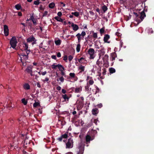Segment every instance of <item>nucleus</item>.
I'll use <instances>...</instances> for the list:
<instances>
[{
  "instance_id": "f257e3e1",
  "label": "nucleus",
  "mask_w": 154,
  "mask_h": 154,
  "mask_svg": "<svg viewBox=\"0 0 154 154\" xmlns=\"http://www.w3.org/2000/svg\"><path fill=\"white\" fill-rule=\"evenodd\" d=\"M17 40L15 37L14 36L12 37L10 41V44L11 47L13 48H15L17 46Z\"/></svg>"
},
{
  "instance_id": "f03ea898",
  "label": "nucleus",
  "mask_w": 154,
  "mask_h": 154,
  "mask_svg": "<svg viewBox=\"0 0 154 154\" xmlns=\"http://www.w3.org/2000/svg\"><path fill=\"white\" fill-rule=\"evenodd\" d=\"M134 15L136 16V17L140 18L141 19V20L140 22L142 21L144 17H146V14L144 12V11H142L140 14H138L137 13L135 12H134Z\"/></svg>"
},
{
  "instance_id": "7ed1b4c3",
  "label": "nucleus",
  "mask_w": 154,
  "mask_h": 154,
  "mask_svg": "<svg viewBox=\"0 0 154 154\" xmlns=\"http://www.w3.org/2000/svg\"><path fill=\"white\" fill-rule=\"evenodd\" d=\"M22 51V53H20V55L22 56V58L25 60H27L28 58V54L30 52V50H29L25 51V52L23 50Z\"/></svg>"
},
{
  "instance_id": "20e7f679",
  "label": "nucleus",
  "mask_w": 154,
  "mask_h": 154,
  "mask_svg": "<svg viewBox=\"0 0 154 154\" xmlns=\"http://www.w3.org/2000/svg\"><path fill=\"white\" fill-rule=\"evenodd\" d=\"M79 101V104H78V110L82 108L84 105V97H81L78 99V102Z\"/></svg>"
},
{
  "instance_id": "39448f33",
  "label": "nucleus",
  "mask_w": 154,
  "mask_h": 154,
  "mask_svg": "<svg viewBox=\"0 0 154 154\" xmlns=\"http://www.w3.org/2000/svg\"><path fill=\"white\" fill-rule=\"evenodd\" d=\"M88 53L89 55H90V59H93L94 57L95 56L94 55V54H95V51L93 48H90L88 51Z\"/></svg>"
},
{
  "instance_id": "423d86ee",
  "label": "nucleus",
  "mask_w": 154,
  "mask_h": 154,
  "mask_svg": "<svg viewBox=\"0 0 154 154\" xmlns=\"http://www.w3.org/2000/svg\"><path fill=\"white\" fill-rule=\"evenodd\" d=\"M85 144L83 143H82L79 144V152L78 154H83Z\"/></svg>"
},
{
  "instance_id": "0eeeda50",
  "label": "nucleus",
  "mask_w": 154,
  "mask_h": 154,
  "mask_svg": "<svg viewBox=\"0 0 154 154\" xmlns=\"http://www.w3.org/2000/svg\"><path fill=\"white\" fill-rule=\"evenodd\" d=\"M86 34L85 31H82L81 34L78 33V39L79 42H80L81 39H84V36Z\"/></svg>"
},
{
  "instance_id": "6e6552de",
  "label": "nucleus",
  "mask_w": 154,
  "mask_h": 154,
  "mask_svg": "<svg viewBox=\"0 0 154 154\" xmlns=\"http://www.w3.org/2000/svg\"><path fill=\"white\" fill-rule=\"evenodd\" d=\"M73 143L72 140L71 138L69 139L68 142L66 144V147L69 148L72 147Z\"/></svg>"
},
{
  "instance_id": "1a4fd4ad",
  "label": "nucleus",
  "mask_w": 154,
  "mask_h": 154,
  "mask_svg": "<svg viewBox=\"0 0 154 154\" xmlns=\"http://www.w3.org/2000/svg\"><path fill=\"white\" fill-rule=\"evenodd\" d=\"M85 69V66H83L82 65H79V66L78 67V71H79V72L78 73V74H79L80 73H81L83 72Z\"/></svg>"
},
{
  "instance_id": "9d476101",
  "label": "nucleus",
  "mask_w": 154,
  "mask_h": 154,
  "mask_svg": "<svg viewBox=\"0 0 154 154\" xmlns=\"http://www.w3.org/2000/svg\"><path fill=\"white\" fill-rule=\"evenodd\" d=\"M4 30L5 35L7 36L8 35V26L6 25L4 26Z\"/></svg>"
},
{
  "instance_id": "9b49d317",
  "label": "nucleus",
  "mask_w": 154,
  "mask_h": 154,
  "mask_svg": "<svg viewBox=\"0 0 154 154\" xmlns=\"http://www.w3.org/2000/svg\"><path fill=\"white\" fill-rule=\"evenodd\" d=\"M25 71L27 73H28L29 74H30L31 76L33 75L32 74V67L30 66L28 67L25 70Z\"/></svg>"
},
{
  "instance_id": "f8f14e48",
  "label": "nucleus",
  "mask_w": 154,
  "mask_h": 154,
  "mask_svg": "<svg viewBox=\"0 0 154 154\" xmlns=\"http://www.w3.org/2000/svg\"><path fill=\"white\" fill-rule=\"evenodd\" d=\"M110 36L108 34H105L103 38V41L105 43H110L109 41H108V40L110 38Z\"/></svg>"
},
{
  "instance_id": "ddd939ff",
  "label": "nucleus",
  "mask_w": 154,
  "mask_h": 154,
  "mask_svg": "<svg viewBox=\"0 0 154 154\" xmlns=\"http://www.w3.org/2000/svg\"><path fill=\"white\" fill-rule=\"evenodd\" d=\"M93 140L91 137L88 135H87L85 137V140L87 143H90L91 140Z\"/></svg>"
},
{
  "instance_id": "4468645a",
  "label": "nucleus",
  "mask_w": 154,
  "mask_h": 154,
  "mask_svg": "<svg viewBox=\"0 0 154 154\" xmlns=\"http://www.w3.org/2000/svg\"><path fill=\"white\" fill-rule=\"evenodd\" d=\"M79 62L81 64H85V63L86 60L85 58L81 57L80 59H78Z\"/></svg>"
},
{
  "instance_id": "2eb2a0df",
  "label": "nucleus",
  "mask_w": 154,
  "mask_h": 154,
  "mask_svg": "<svg viewBox=\"0 0 154 154\" xmlns=\"http://www.w3.org/2000/svg\"><path fill=\"white\" fill-rule=\"evenodd\" d=\"M30 142L31 141L29 140L27 137H26L24 141V145L25 147L26 146V145L29 144Z\"/></svg>"
},
{
  "instance_id": "dca6fc26",
  "label": "nucleus",
  "mask_w": 154,
  "mask_h": 154,
  "mask_svg": "<svg viewBox=\"0 0 154 154\" xmlns=\"http://www.w3.org/2000/svg\"><path fill=\"white\" fill-rule=\"evenodd\" d=\"M69 24H71V26L73 28V30L76 31L77 30V25L74 24L73 23H71L70 22H68Z\"/></svg>"
},
{
  "instance_id": "f3484780",
  "label": "nucleus",
  "mask_w": 154,
  "mask_h": 154,
  "mask_svg": "<svg viewBox=\"0 0 154 154\" xmlns=\"http://www.w3.org/2000/svg\"><path fill=\"white\" fill-rule=\"evenodd\" d=\"M35 38L33 36H30L29 38L27 39V42H31L35 40Z\"/></svg>"
},
{
  "instance_id": "a211bd4d",
  "label": "nucleus",
  "mask_w": 154,
  "mask_h": 154,
  "mask_svg": "<svg viewBox=\"0 0 154 154\" xmlns=\"http://www.w3.org/2000/svg\"><path fill=\"white\" fill-rule=\"evenodd\" d=\"M112 61H113L115 60L116 57H117V55L116 53L115 52H113L111 54Z\"/></svg>"
},
{
  "instance_id": "6ab92c4d",
  "label": "nucleus",
  "mask_w": 154,
  "mask_h": 154,
  "mask_svg": "<svg viewBox=\"0 0 154 154\" xmlns=\"http://www.w3.org/2000/svg\"><path fill=\"white\" fill-rule=\"evenodd\" d=\"M23 47L24 48V49L23 50V51L24 52L29 50L28 49V44L25 42L23 43Z\"/></svg>"
},
{
  "instance_id": "aec40b11",
  "label": "nucleus",
  "mask_w": 154,
  "mask_h": 154,
  "mask_svg": "<svg viewBox=\"0 0 154 154\" xmlns=\"http://www.w3.org/2000/svg\"><path fill=\"white\" fill-rule=\"evenodd\" d=\"M92 112L93 115H96L98 112V109L97 108H96L93 109L92 110Z\"/></svg>"
},
{
  "instance_id": "412c9836",
  "label": "nucleus",
  "mask_w": 154,
  "mask_h": 154,
  "mask_svg": "<svg viewBox=\"0 0 154 154\" xmlns=\"http://www.w3.org/2000/svg\"><path fill=\"white\" fill-rule=\"evenodd\" d=\"M23 88L26 90H29L30 89V86L29 84L26 83L23 85Z\"/></svg>"
},
{
  "instance_id": "4be33fe9",
  "label": "nucleus",
  "mask_w": 154,
  "mask_h": 154,
  "mask_svg": "<svg viewBox=\"0 0 154 154\" xmlns=\"http://www.w3.org/2000/svg\"><path fill=\"white\" fill-rule=\"evenodd\" d=\"M109 71L110 74H112L116 72V70L114 68L111 67L109 69Z\"/></svg>"
},
{
  "instance_id": "5701e85b",
  "label": "nucleus",
  "mask_w": 154,
  "mask_h": 154,
  "mask_svg": "<svg viewBox=\"0 0 154 154\" xmlns=\"http://www.w3.org/2000/svg\"><path fill=\"white\" fill-rule=\"evenodd\" d=\"M109 56L107 54H105L103 58L104 62H107L108 60Z\"/></svg>"
},
{
  "instance_id": "b1692460",
  "label": "nucleus",
  "mask_w": 154,
  "mask_h": 154,
  "mask_svg": "<svg viewBox=\"0 0 154 154\" xmlns=\"http://www.w3.org/2000/svg\"><path fill=\"white\" fill-rule=\"evenodd\" d=\"M54 18L58 21L62 23L63 22V20L60 18V17H55Z\"/></svg>"
},
{
  "instance_id": "393cba45",
  "label": "nucleus",
  "mask_w": 154,
  "mask_h": 154,
  "mask_svg": "<svg viewBox=\"0 0 154 154\" xmlns=\"http://www.w3.org/2000/svg\"><path fill=\"white\" fill-rule=\"evenodd\" d=\"M92 36L94 38L93 41L94 42V41L97 38V33L96 32H94L92 35Z\"/></svg>"
},
{
  "instance_id": "a878e982",
  "label": "nucleus",
  "mask_w": 154,
  "mask_h": 154,
  "mask_svg": "<svg viewBox=\"0 0 154 154\" xmlns=\"http://www.w3.org/2000/svg\"><path fill=\"white\" fill-rule=\"evenodd\" d=\"M58 68L60 70V71L64 70V68L63 67V66L60 64H58Z\"/></svg>"
},
{
  "instance_id": "bb28decb",
  "label": "nucleus",
  "mask_w": 154,
  "mask_h": 154,
  "mask_svg": "<svg viewBox=\"0 0 154 154\" xmlns=\"http://www.w3.org/2000/svg\"><path fill=\"white\" fill-rule=\"evenodd\" d=\"M55 43L57 45H59L60 44L61 41L60 39H58L55 41Z\"/></svg>"
},
{
  "instance_id": "cd10ccee",
  "label": "nucleus",
  "mask_w": 154,
  "mask_h": 154,
  "mask_svg": "<svg viewBox=\"0 0 154 154\" xmlns=\"http://www.w3.org/2000/svg\"><path fill=\"white\" fill-rule=\"evenodd\" d=\"M55 4L53 2L50 3L49 5V8H53Z\"/></svg>"
},
{
  "instance_id": "c85d7f7f",
  "label": "nucleus",
  "mask_w": 154,
  "mask_h": 154,
  "mask_svg": "<svg viewBox=\"0 0 154 154\" xmlns=\"http://www.w3.org/2000/svg\"><path fill=\"white\" fill-rule=\"evenodd\" d=\"M102 9L104 12H105L107 10L108 8L106 6L104 5L102 7Z\"/></svg>"
},
{
  "instance_id": "c756f323",
  "label": "nucleus",
  "mask_w": 154,
  "mask_h": 154,
  "mask_svg": "<svg viewBox=\"0 0 154 154\" xmlns=\"http://www.w3.org/2000/svg\"><path fill=\"white\" fill-rule=\"evenodd\" d=\"M68 132H66L64 134L62 135L61 136L63 138H66L68 137Z\"/></svg>"
},
{
  "instance_id": "7c9ffc66",
  "label": "nucleus",
  "mask_w": 154,
  "mask_h": 154,
  "mask_svg": "<svg viewBox=\"0 0 154 154\" xmlns=\"http://www.w3.org/2000/svg\"><path fill=\"white\" fill-rule=\"evenodd\" d=\"M78 123H79V125H81L82 126L83 124H84V123L83 121H82L81 120H79L78 121Z\"/></svg>"
},
{
  "instance_id": "2f4dec72",
  "label": "nucleus",
  "mask_w": 154,
  "mask_h": 154,
  "mask_svg": "<svg viewBox=\"0 0 154 154\" xmlns=\"http://www.w3.org/2000/svg\"><path fill=\"white\" fill-rule=\"evenodd\" d=\"M17 10H19L21 8V6L19 4H17L15 6Z\"/></svg>"
},
{
  "instance_id": "473e14b6",
  "label": "nucleus",
  "mask_w": 154,
  "mask_h": 154,
  "mask_svg": "<svg viewBox=\"0 0 154 154\" xmlns=\"http://www.w3.org/2000/svg\"><path fill=\"white\" fill-rule=\"evenodd\" d=\"M22 102L24 105H26L27 103V101L25 100V98H23L22 99Z\"/></svg>"
},
{
  "instance_id": "72a5a7b5",
  "label": "nucleus",
  "mask_w": 154,
  "mask_h": 154,
  "mask_svg": "<svg viewBox=\"0 0 154 154\" xmlns=\"http://www.w3.org/2000/svg\"><path fill=\"white\" fill-rule=\"evenodd\" d=\"M100 32L101 34H103L104 33V28L103 27L100 30Z\"/></svg>"
},
{
  "instance_id": "f704fd0d",
  "label": "nucleus",
  "mask_w": 154,
  "mask_h": 154,
  "mask_svg": "<svg viewBox=\"0 0 154 154\" xmlns=\"http://www.w3.org/2000/svg\"><path fill=\"white\" fill-rule=\"evenodd\" d=\"M76 118L75 117L74 118H73L72 119V122L73 123H74V124H75V125H77L76 124Z\"/></svg>"
},
{
  "instance_id": "c9c22d12",
  "label": "nucleus",
  "mask_w": 154,
  "mask_h": 154,
  "mask_svg": "<svg viewBox=\"0 0 154 154\" xmlns=\"http://www.w3.org/2000/svg\"><path fill=\"white\" fill-rule=\"evenodd\" d=\"M88 83L90 85H92L94 83V81L92 79L89 81Z\"/></svg>"
},
{
  "instance_id": "e433bc0d",
  "label": "nucleus",
  "mask_w": 154,
  "mask_h": 154,
  "mask_svg": "<svg viewBox=\"0 0 154 154\" xmlns=\"http://www.w3.org/2000/svg\"><path fill=\"white\" fill-rule=\"evenodd\" d=\"M90 86L88 84H87V85L85 86V89L86 91H88L89 90V88Z\"/></svg>"
},
{
  "instance_id": "4c0bfd02",
  "label": "nucleus",
  "mask_w": 154,
  "mask_h": 154,
  "mask_svg": "<svg viewBox=\"0 0 154 154\" xmlns=\"http://www.w3.org/2000/svg\"><path fill=\"white\" fill-rule=\"evenodd\" d=\"M98 76L100 78L102 79H103L104 78V76H101V73L100 72H98Z\"/></svg>"
},
{
  "instance_id": "58836bf2",
  "label": "nucleus",
  "mask_w": 154,
  "mask_h": 154,
  "mask_svg": "<svg viewBox=\"0 0 154 154\" xmlns=\"http://www.w3.org/2000/svg\"><path fill=\"white\" fill-rule=\"evenodd\" d=\"M40 2L39 1H38L37 0L35 1L34 2V5H38L40 3Z\"/></svg>"
},
{
  "instance_id": "ea45409f",
  "label": "nucleus",
  "mask_w": 154,
  "mask_h": 154,
  "mask_svg": "<svg viewBox=\"0 0 154 154\" xmlns=\"http://www.w3.org/2000/svg\"><path fill=\"white\" fill-rule=\"evenodd\" d=\"M153 30L152 28H150L148 29V33H153Z\"/></svg>"
},
{
  "instance_id": "a19ab883",
  "label": "nucleus",
  "mask_w": 154,
  "mask_h": 154,
  "mask_svg": "<svg viewBox=\"0 0 154 154\" xmlns=\"http://www.w3.org/2000/svg\"><path fill=\"white\" fill-rule=\"evenodd\" d=\"M39 105V103H38L35 102L33 104V106L35 107H37V106Z\"/></svg>"
},
{
  "instance_id": "79ce46f5",
  "label": "nucleus",
  "mask_w": 154,
  "mask_h": 154,
  "mask_svg": "<svg viewBox=\"0 0 154 154\" xmlns=\"http://www.w3.org/2000/svg\"><path fill=\"white\" fill-rule=\"evenodd\" d=\"M103 70V72L102 73L103 75H104L106 74V69L105 68H103V69H102Z\"/></svg>"
},
{
  "instance_id": "37998d69",
  "label": "nucleus",
  "mask_w": 154,
  "mask_h": 154,
  "mask_svg": "<svg viewBox=\"0 0 154 154\" xmlns=\"http://www.w3.org/2000/svg\"><path fill=\"white\" fill-rule=\"evenodd\" d=\"M99 91V88L97 87H96V91H95V94H97V93H98Z\"/></svg>"
},
{
  "instance_id": "c03bdc74",
  "label": "nucleus",
  "mask_w": 154,
  "mask_h": 154,
  "mask_svg": "<svg viewBox=\"0 0 154 154\" xmlns=\"http://www.w3.org/2000/svg\"><path fill=\"white\" fill-rule=\"evenodd\" d=\"M63 98L65 100L66 99H69L68 96L66 94L63 95Z\"/></svg>"
},
{
  "instance_id": "a18cd8bd",
  "label": "nucleus",
  "mask_w": 154,
  "mask_h": 154,
  "mask_svg": "<svg viewBox=\"0 0 154 154\" xmlns=\"http://www.w3.org/2000/svg\"><path fill=\"white\" fill-rule=\"evenodd\" d=\"M58 65H54V64H53L52 65V68L54 69H56L57 67H58Z\"/></svg>"
},
{
  "instance_id": "49530a36",
  "label": "nucleus",
  "mask_w": 154,
  "mask_h": 154,
  "mask_svg": "<svg viewBox=\"0 0 154 154\" xmlns=\"http://www.w3.org/2000/svg\"><path fill=\"white\" fill-rule=\"evenodd\" d=\"M80 44H78V52H79L80 51Z\"/></svg>"
},
{
  "instance_id": "de8ad7c7",
  "label": "nucleus",
  "mask_w": 154,
  "mask_h": 154,
  "mask_svg": "<svg viewBox=\"0 0 154 154\" xmlns=\"http://www.w3.org/2000/svg\"><path fill=\"white\" fill-rule=\"evenodd\" d=\"M70 76L72 78H74L75 76V74L74 73H71L69 74Z\"/></svg>"
},
{
  "instance_id": "09e8293b",
  "label": "nucleus",
  "mask_w": 154,
  "mask_h": 154,
  "mask_svg": "<svg viewBox=\"0 0 154 154\" xmlns=\"http://www.w3.org/2000/svg\"><path fill=\"white\" fill-rule=\"evenodd\" d=\"M32 21L33 22V24L35 25H36L37 24L36 21V20L35 19L33 20H32Z\"/></svg>"
},
{
  "instance_id": "8fccbe9b",
  "label": "nucleus",
  "mask_w": 154,
  "mask_h": 154,
  "mask_svg": "<svg viewBox=\"0 0 154 154\" xmlns=\"http://www.w3.org/2000/svg\"><path fill=\"white\" fill-rule=\"evenodd\" d=\"M35 18H34V16L33 15H32L30 17V18L29 20H32V21Z\"/></svg>"
},
{
  "instance_id": "3c124183",
  "label": "nucleus",
  "mask_w": 154,
  "mask_h": 154,
  "mask_svg": "<svg viewBox=\"0 0 154 154\" xmlns=\"http://www.w3.org/2000/svg\"><path fill=\"white\" fill-rule=\"evenodd\" d=\"M39 9L41 10H44V8L43 7V6L42 5H40L39 7Z\"/></svg>"
},
{
  "instance_id": "603ef678",
  "label": "nucleus",
  "mask_w": 154,
  "mask_h": 154,
  "mask_svg": "<svg viewBox=\"0 0 154 154\" xmlns=\"http://www.w3.org/2000/svg\"><path fill=\"white\" fill-rule=\"evenodd\" d=\"M36 85L39 88H41V86L39 82H36Z\"/></svg>"
},
{
  "instance_id": "864d4df0",
  "label": "nucleus",
  "mask_w": 154,
  "mask_h": 154,
  "mask_svg": "<svg viewBox=\"0 0 154 154\" xmlns=\"http://www.w3.org/2000/svg\"><path fill=\"white\" fill-rule=\"evenodd\" d=\"M6 107L8 108L10 110L11 109V106H9V105H6Z\"/></svg>"
},
{
  "instance_id": "5fc2aeb1",
  "label": "nucleus",
  "mask_w": 154,
  "mask_h": 154,
  "mask_svg": "<svg viewBox=\"0 0 154 154\" xmlns=\"http://www.w3.org/2000/svg\"><path fill=\"white\" fill-rule=\"evenodd\" d=\"M60 80L61 82H63L64 81V78L63 76L61 77L60 79Z\"/></svg>"
},
{
  "instance_id": "6e6d98bb",
  "label": "nucleus",
  "mask_w": 154,
  "mask_h": 154,
  "mask_svg": "<svg viewBox=\"0 0 154 154\" xmlns=\"http://www.w3.org/2000/svg\"><path fill=\"white\" fill-rule=\"evenodd\" d=\"M48 11H45L43 15V16H46L48 14Z\"/></svg>"
},
{
  "instance_id": "4d7b16f0",
  "label": "nucleus",
  "mask_w": 154,
  "mask_h": 154,
  "mask_svg": "<svg viewBox=\"0 0 154 154\" xmlns=\"http://www.w3.org/2000/svg\"><path fill=\"white\" fill-rule=\"evenodd\" d=\"M82 89V87L81 86H80L79 88H78V92H79L80 91H81Z\"/></svg>"
},
{
  "instance_id": "13d9d810",
  "label": "nucleus",
  "mask_w": 154,
  "mask_h": 154,
  "mask_svg": "<svg viewBox=\"0 0 154 154\" xmlns=\"http://www.w3.org/2000/svg\"><path fill=\"white\" fill-rule=\"evenodd\" d=\"M57 15L58 17H60L62 15V13L61 12H59L57 13Z\"/></svg>"
},
{
  "instance_id": "bf43d9fd",
  "label": "nucleus",
  "mask_w": 154,
  "mask_h": 154,
  "mask_svg": "<svg viewBox=\"0 0 154 154\" xmlns=\"http://www.w3.org/2000/svg\"><path fill=\"white\" fill-rule=\"evenodd\" d=\"M72 14L74 15L76 17H77V12H72Z\"/></svg>"
},
{
  "instance_id": "052dcab7",
  "label": "nucleus",
  "mask_w": 154,
  "mask_h": 154,
  "mask_svg": "<svg viewBox=\"0 0 154 154\" xmlns=\"http://www.w3.org/2000/svg\"><path fill=\"white\" fill-rule=\"evenodd\" d=\"M72 58H73V57L71 56H69V61H71L72 60Z\"/></svg>"
},
{
  "instance_id": "680f3d73",
  "label": "nucleus",
  "mask_w": 154,
  "mask_h": 154,
  "mask_svg": "<svg viewBox=\"0 0 154 154\" xmlns=\"http://www.w3.org/2000/svg\"><path fill=\"white\" fill-rule=\"evenodd\" d=\"M103 106L102 104V103H100L98 105V106L100 108H101Z\"/></svg>"
},
{
  "instance_id": "e2e57ef3",
  "label": "nucleus",
  "mask_w": 154,
  "mask_h": 154,
  "mask_svg": "<svg viewBox=\"0 0 154 154\" xmlns=\"http://www.w3.org/2000/svg\"><path fill=\"white\" fill-rule=\"evenodd\" d=\"M62 93L63 94H65L66 92V90H65V89H62Z\"/></svg>"
},
{
  "instance_id": "0e129e2a",
  "label": "nucleus",
  "mask_w": 154,
  "mask_h": 154,
  "mask_svg": "<svg viewBox=\"0 0 154 154\" xmlns=\"http://www.w3.org/2000/svg\"><path fill=\"white\" fill-rule=\"evenodd\" d=\"M67 56L66 55L65 56L63 57V60H67Z\"/></svg>"
},
{
  "instance_id": "69168bd1",
  "label": "nucleus",
  "mask_w": 154,
  "mask_h": 154,
  "mask_svg": "<svg viewBox=\"0 0 154 154\" xmlns=\"http://www.w3.org/2000/svg\"><path fill=\"white\" fill-rule=\"evenodd\" d=\"M57 56L58 57H61V54L60 52H58L57 54Z\"/></svg>"
},
{
  "instance_id": "338daca9",
  "label": "nucleus",
  "mask_w": 154,
  "mask_h": 154,
  "mask_svg": "<svg viewBox=\"0 0 154 154\" xmlns=\"http://www.w3.org/2000/svg\"><path fill=\"white\" fill-rule=\"evenodd\" d=\"M51 57L52 59L56 60V56L55 55H52L51 56Z\"/></svg>"
},
{
  "instance_id": "774afa93",
  "label": "nucleus",
  "mask_w": 154,
  "mask_h": 154,
  "mask_svg": "<svg viewBox=\"0 0 154 154\" xmlns=\"http://www.w3.org/2000/svg\"><path fill=\"white\" fill-rule=\"evenodd\" d=\"M49 79L48 78H46L45 80H44V82H48L49 81Z\"/></svg>"
}]
</instances>
